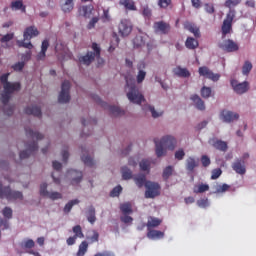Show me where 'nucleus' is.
I'll return each mask as SVG.
<instances>
[{
    "mask_svg": "<svg viewBox=\"0 0 256 256\" xmlns=\"http://www.w3.org/2000/svg\"><path fill=\"white\" fill-rule=\"evenodd\" d=\"M4 91L1 94L0 101L4 105L3 111L4 115H8V117H11L13 115V112L15 111V106H7L9 101H11V95L15 93V91H21V83L19 82H8L4 84Z\"/></svg>",
    "mask_w": 256,
    "mask_h": 256,
    "instance_id": "1",
    "label": "nucleus"
},
{
    "mask_svg": "<svg viewBox=\"0 0 256 256\" xmlns=\"http://www.w3.org/2000/svg\"><path fill=\"white\" fill-rule=\"evenodd\" d=\"M156 145V155L157 157H163L166 153L165 149L173 151L177 147V139L173 136H164L159 142L157 139H154Z\"/></svg>",
    "mask_w": 256,
    "mask_h": 256,
    "instance_id": "2",
    "label": "nucleus"
},
{
    "mask_svg": "<svg viewBox=\"0 0 256 256\" xmlns=\"http://www.w3.org/2000/svg\"><path fill=\"white\" fill-rule=\"evenodd\" d=\"M125 91H127V97L130 103H135L136 105H141L143 101H145V97L137 88L135 82H130L129 79L126 78V86Z\"/></svg>",
    "mask_w": 256,
    "mask_h": 256,
    "instance_id": "3",
    "label": "nucleus"
},
{
    "mask_svg": "<svg viewBox=\"0 0 256 256\" xmlns=\"http://www.w3.org/2000/svg\"><path fill=\"white\" fill-rule=\"evenodd\" d=\"M39 30L35 26H28L24 30L23 33V40H18L17 45L18 47H23L24 49H33V44L31 43V40L33 37H38Z\"/></svg>",
    "mask_w": 256,
    "mask_h": 256,
    "instance_id": "4",
    "label": "nucleus"
},
{
    "mask_svg": "<svg viewBox=\"0 0 256 256\" xmlns=\"http://www.w3.org/2000/svg\"><path fill=\"white\" fill-rule=\"evenodd\" d=\"M0 199H7V201H22L23 193L21 191L11 190V187H3L0 182Z\"/></svg>",
    "mask_w": 256,
    "mask_h": 256,
    "instance_id": "5",
    "label": "nucleus"
},
{
    "mask_svg": "<svg viewBox=\"0 0 256 256\" xmlns=\"http://www.w3.org/2000/svg\"><path fill=\"white\" fill-rule=\"evenodd\" d=\"M92 49L94 52H87L85 56L79 57L80 63L83 65L89 66L90 63H93L95 61V57H99L101 55V47H99V44L92 43Z\"/></svg>",
    "mask_w": 256,
    "mask_h": 256,
    "instance_id": "6",
    "label": "nucleus"
},
{
    "mask_svg": "<svg viewBox=\"0 0 256 256\" xmlns=\"http://www.w3.org/2000/svg\"><path fill=\"white\" fill-rule=\"evenodd\" d=\"M145 188L146 199H155V197H159V195H161V185L157 182L148 181L145 184Z\"/></svg>",
    "mask_w": 256,
    "mask_h": 256,
    "instance_id": "7",
    "label": "nucleus"
},
{
    "mask_svg": "<svg viewBox=\"0 0 256 256\" xmlns=\"http://www.w3.org/2000/svg\"><path fill=\"white\" fill-rule=\"evenodd\" d=\"M233 19H235V10H229L222 24V37H226L233 31Z\"/></svg>",
    "mask_w": 256,
    "mask_h": 256,
    "instance_id": "8",
    "label": "nucleus"
},
{
    "mask_svg": "<svg viewBox=\"0 0 256 256\" xmlns=\"http://www.w3.org/2000/svg\"><path fill=\"white\" fill-rule=\"evenodd\" d=\"M70 89L71 82H69V80L62 82L61 92L58 96L59 103H69V101H71V95L69 94Z\"/></svg>",
    "mask_w": 256,
    "mask_h": 256,
    "instance_id": "9",
    "label": "nucleus"
},
{
    "mask_svg": "<svg viewBox=\"0 0 256 256\" xmlns=\"http://www.w3.org/2000/svg\"><path fill=\"white\" fill-rule=\"evenodd\" d=\"M131 31H133V25L131 21L127 19H122L118 25V33L121 37H129L131 35Z\"/></svg>",
    "mask_w": 256,
    "mask_h": 256,
    "instance_id": "10",
    "label": "nucleus"
},
{
    "mask_svg": "<svg viewBox=\"0 0 256 256\" xmlns=\"http://www.w3.org/2000/svg\"><path fill=\"white\" fill-rule=\"evenodd\" d=\"M40 195L42 197H48L52 201H57V199H63V194L59 192H49L47 191V183H43L40 186Z\"/></svg>",
    "mask_w": 256,
    "mask_h": 256,
    "instance_id": "11",
    "label": "nucleus"
},
{
    "mask_svg": "<svg viewBox=\"0 0 256 256\" xmlns=\"http://www.w3.org/2000/svg\"><path fill=\"white\" fill-rule=\"evenodd\" d=\"M198 73L201 77H205L206 79H210L211 81H219L221 79V75L213 73L211 69L207 66H202L198 69Z\"/></svg>",
    "mask_w": 256,
    "mask_h": 256,
    "instance_id": "12",
    "label": "nucleus"
},
{
    "mask_svg": "<svg viewBox=\"0 0 256 256\" xmlns=\"http://www.w3.org/2000/svg\"><path fill=\"white\" fill-rule=\"evenodd\" d=\"M219 48L222 49V51H226V53H235V51H239V44L231 39H228L223 43H220Z\"/></svg>",
    "mask_w": 256,
    "mask_h": 256,
    "instance_id": "13",
    "label": "nucleus"
},
{
    "mask_svg": "<svg viewBox=\"0 0 256 256\" xmlns=\"http://www.w3.org/2000/svg\"><path fill=\"white\" fill-rule=\"evenodd\" d=\"M26 150L20 152V159H27L32 153H35L39 149L37 142L33 141L25 144Z\"/></svg>",
    "mask_w": 256,
    "mask_h": 256,
    "instance_id": "14",
    "label": "nucleus"
},
{
    "mask_svg": "<svg viewBox=\"0 0 256 256\" xmlns=\"http://www.w3.org/2000/svg\"><path fill=\"white\" fill-rule=\"evenodd\" d=\"M231 86L233 87L235 93H238V95H243V93H247V91H249L248 82L239 83L237 80H231Z\"/></svg>",
    "mask_w": 256,
    "mask_h": 256,
    "instance_id": "15",
    "label": "nucleus"
},
{
    "mask_svg": "<svg viewBox=\"0 0 256 256\" xmlns=\"http://www.w3.org/2000/svg\"><path fill=\"white\" fill-rule=\"evenodd\" d=\"M154 29L162 35H167L171 31V25L165 21H159L154 23Z\"/></svg>",
    "mask_w": 256,
    "mask_h": 256,
    "instance_id": "16",
    "label": "nucleus"
},
{
    "mask_svg": "<svg viewBox=\"0 0 256 256\" xmlns=\"http://www.w3.org/2000/svg\"><path fill=\"white\" fill-rule=\"evenodd\" d=\"M147 67V64H145L144 61H141L137 64L138 74L136 76L137 83H142L145 81V77H147V72L145 71V68Z\"/></svg>",
    "mask_w": 256,
    "mask_h": 256,
    "instance_id": "17",
    "label": "nucleus"
},
{
    "mask_svg": "<svg viewBox=\"0 0 256 256\" xmlns=\"http://www.w3.org/2000/svg\"><path fill=\"white\" fill-rule=\"evenodd\" d=\"M232 169L238 175H245V173H247V168L245 167V160H236L232 164Z\"/></svg>",
    "mask_w": 256,
    "mask_h": 256,
    "instance_id": "18",
    "label": "nucleus"
},
{
    "mask_svg": "<svg viewBox=\"0 0 256 256\" xmlns=\"http://www.w3.org/2000/svg\"><path fill=\"white\" fill-rule=\"evenodd\" d=\"M221 117L224 123H233V121H237V119H239V115L237 113L227 110L221 112Z\"/></svg>",
    "mask_w": 256,
    "mask_h": 256,
    "instance_id": "19",
    "label": "nucleus"
},
{
    "mask_svg": "<svg viewBox=\"0 0 256 256\" xmlns=\"http://www.w3.org/2000/svg\"><path fill=\"white\" fill-rule=\"evenodd\" d=\"M209 143L212 145V147H214V149H217L218 151L225 152L228 149L227 142L218 140L217 138L211 139Z\"/></svg>",
    "mask_w": 256,
    "mask_h": 256,
    "instance_id": "20",
    "label": "nucleus"
},
{
    "mask_svg": "<svg viewBox=\"0 0 256 256\" xmlns=\"http://www.w3.org/2000/svg\"><path fill=\"white\" fill-rule=\"evenodd\" d=\"M82 153H83V155L81 156V159H82L84 165H86L87 167H95V160H93V158H91V156H89V154H88L89 150L82 147Z\"/></svg>",
    "mask_w": 256,
    "mask_h": 256,
    "instance_id": "21",
    "label": "nucleus"
},
{
    "mask_svg": "<svg viewBox=\"0 0 256 256\" xmlns=\"http://www.w3.org/2000/svg\"><path fill=\"white\" fill-rule=\"evenodd\" d=\"M68 174L72 177V185H79L83 181V172L77 170H68Z\"/></svg>",
    "mask_w": 256,
    "mask_h": 256,
    "instance_id": "22",
    "label": "nucleus"
},
{
    "mask_svg": "<svg viewBox=\"0 0 256 256\" xmlns=\"http://www.w3.org/2000/svg\"><path fill=\"white\" fill-rule=\"evenodd\" d=\"M75 8V0H61V10L63 13H71Z\"/></svg>",
    "mask_w": 256,
    "mask_h": 256,
    "instance_id": "23",
    "label": "nucleus"
},
{
    "mask_svg": "<svg viewBox=\"0 0 256 256\" xmlns=\"http://www.w3.org/2000/svg\"><path fill=\"white\" fill-rule=\"evenodd\" d=\"M173 73L176 75V77H182L184 79L191 77V72H189L187 68H182L181 66L174 68Z\"/></svg>",
    "mask_w": 256,
    "mask_h": 256,
    "instance_id": "24",
    "label": "nucleus"
},
{
    "mask_svg": "<svg viewBox=\"0 0 256 256\" xmlns=\"http://www.w3.org/2000/svg\"><path fill=\"white\" fill-rule=\"evenodd\" d=\"M185 29H187V31H190V33H193L194 37H196V39H199V37H201V31L199 30V27H197V25L187 22L184 25Z\"/></svg>",
    "mask_w": 256,
    "mask_h": 256,
    "instance_id": "25",
    "label": "nucleus"
},
{
    "mask_svg": "<svg viewBox=\"0 0 256 256\" xmlns=\"http://www.w3.org/2000/svg\"><path fill=\"white\" fill-rule=\"evenodd\" d=\"M12 11H21L22 13H26L27 8L23 5V0H15L10 4Z\"/></svg>",
    "mask_w": 256,
    "mask_h": 256,
    "instance_id": "26",
    "label": "nucleus"
},
{
    "mask_svg": "<svg viewBox=\"0 0 256 256\" xmlns=\"http://www.w3.org/2000/svg\"><path fill=\"white\" fill-rule=\"evenodd\" d=\"M26 115H33L34 117H41V108L39 106H28L24 109Z\"/></svg>",
    "mask_w": 256,
    "mask_h": 256,
    "instance_id": "27",
    "label": "nucleus"
},
{
    "mask_svg": "<svg viewBox=\"0 0 256 256\" xmlns=\"http://www.w3.org/2000/svg\"><path fill=\"white\" fill-rule=\"evenodd\" d=\"M47 49H49V40H43L41 45V51L36 57L37 61H43V59H45Z\"/></svg>",
    "mask_w": 256,
    "mask_h": 256,
    "instance_id": "28",
    "label": "nucleus"
},
{
    "mask_svg": "<svg viewBox=\"0 0 256 256\" xmlns=\"http://www.w3.org/2000/svg\"><path fill=\"white\" fill-rule=\"evenodd\" d=\"M119 5H122L126 11H137V6L133 0H120Z\"/></svg>",
    "mask_w": 256,
    "mask_h": 256,
    "instance_id": "29",
    "label": "nucleus"
},
{
    "mask_svg": "<svg viewBox=\"0 0 256 256\" xmlns=\"http://www.w3.org/2000/svg\"><path fill=\"white\" fill-rule=\"evenodd\" d=\"M195 167H199V162H197V160H195V158L193 157L187 158L186 160L187 171H189L190 173H193V171H195Z\"/></svg>",
    "mask_w": 256,
    "mask_h": 256,
    "instance_id": "30",
    "label": "nucleus"
},
{
    "mask_svg": "<svg viewBox=\"0 0 256 256\" xmlns=\"http://www.w3.org/2000/svg\"><path fill=\"white\" fill-rule=\"evenodd\" d=\"M134 182L136 183L137 187L141 189V187H145L147 185V176L145 174H138L134 177Z\"/></svg>",
    "mask_w": 256,
    "mask_h": 256,
    "instance_id": "31",
    "label": "nucleus"
},
{
    "mask_svg": "<svg viewBox=\"0 0 256 256\" xmlns=\"http://www.w3.org/2000/svg\"><path fill=\"white\" fill-rule=\"evenodd\" d=\"M191 99L199 111H205V102L201 99V97H199V95L195 94L191 97Z\"/></svg>",
    "mask_w": 256,
    "mask_h": 256,
    "instance_id": "32",
    "label": "nucleus"
},
{
    "mask_svg": "<svg viewBox=\"0 0 256 256\" xmlns=\"http://www.w3.org/2000/svg\"><path fill=\"white\" fill-rule=\"evenodd\" d=\"M147 237L148 239H163V237H165V233L159 230L148 229Z\"/></svg>",
    "mask_w": 256,
    "mask_h": 256,
    "instance_id": "33",
    "label": "nucleus"
},
{
    "mask_svg": "<svg viewBox=\"0 0 256 256\" xmlns=\"http://www.w3.org/2000/svg\"><path fill=\"white\" fill-rule=\"evenodd\" d=\"M25 132L26 137H30L31 139H37V141H41V139H43V134L35 132L31 128H25Z\"/></svg>",
    "mask_w": 256,
    "mask_h": 256,
    "instance_id": "34",
    "label": "nucleus"
},
{
    "mask_svg": "<svg viewBox=\"0 0 256 256\" xmlns=\"http://www.w3.org/2000/svg\"><path fill=\"white\" fill-rule=\"evenodd\" d=\"M185 47L190 50L197 49V47H199V41L193 37H188L185 42Z\"/></svg>",
    "mask_w": 256,
    "mask_h": 256,
    "instance_id": "35",
    "label": "nucleus"
},
{
    "mask_svg": "<svg viewBox=\"0 0 256 256\" xmlns=\"http://www.w3.org/2000/svg\"><path fill=\"white\" fill-rule=\"evenodd\" d=\"M20 247L25 249V251H33V247H35V241L33 239H26L20 243Z\"/></svg>",
    "mask_w": 256,
    "mask_h": 256,
    "instance_id": "36",
    "label": "nucleus"
},
{
    "mask_svg": "<svg viewBox=\"0 0 256 256\" xmlns=\"http://www.w3.org/2000/svg\"><path fill=\"white\" fill-rule=\"evenodd\" d=\"M80 15L86 17L87 19L91 18V15H93V6H82L80 8Z\"/></svg>",
    "mask_w": 256,
    "mask_h": 256,
    "instance_id": "37",
    "label": "nucleus"
},
{
    "mask_svg": "<svg viewBox=\"0 0 256 256\" xmlns=\"http://www.w3.org/2000/svg\"><path fill=\"white\" fill-rule=\"evenodd\" d=\"M174 172L175 169L173 168V166H167L162 172V179H164L165 181H169V177H171Z\"/></svg>",
    "mask_w": 256,
    "mask_h": 256,
    "instance_id": "38",
    "label": "nucleus"
},
{
    "mask_svg": "<svg viewBox=\"0 0 256 256\" xmlns=\"http://www.w3.org/2000/svg\"><path fill=\"white\" fill-rule=\"evenodd\" d=\"M120 211L123 215H131L133 213V208L131 207V203L126 202L120 205Z\"/></svg>",
    "mask_w": 256,
    "mask_h": 256,
    "instance_id": "39",
    "label": "nucleus"
},
{
    "mask_svg": "<svg viewBox=\"0 0 256 256\" xmlns=\"http://www.w3.org/2000/svg\"><path fill=\"white\" fill-rule=\"evenodd\" d=\"M108 110L114 117H121V115H125V112L117 106H109Z\"/></svg>",
    "mask_w": 256,
    "mask_h": 256,
    "instance_id": "40",
    "label": "nucleus"
},
{
    "mask_svg": "<svg viewBox=\"0 0 256 256\" xmlns=\"http://www.w3.org/2000/svg\"><path fill=\"white\" fill-rule=\"evenodd\" d=\"M133 45H134V49L145 47V39L143 38V36H136L133 39Z\"/></svg>",
    "mask_w": 256,
    "mask_h": 256,
    "instance_id": "41",
    "label": "nucleus"
},
{
    "mask_svg": "<svg viewBox=\"0 0 256 256\" xmlns=\"http://www.w3.org/2000/svg\"><path fill=\"white\" fill-rule=\"evenodd\" d=\"M72 231L76 239H83L85 237V234H83V229L81 228V225L74 226L72 228Z\"/></svg>",
    "mask_w": 256,
    "mask_h": 256,
    "instance_id": "42",
    "label": "nucleus"
},
{
    "mask_svg": "<svg viewBox=\"0 0 256 256\" xmlns=\"http://www.w3.org/2000/svg\"><path fill=\"white\" fill-rule=\"evenodd\" d=\"M159 225H161V220L159 218H155V217H150V219L148 220L146 227L148 229H151L153 227H159Z\"/></svg>",
    "mask_w": 256,
    "mask_h": 256,
    "instance_id": "43",
    "label": "nucleus"
},
{
    "mask_svg": "<svg viewBox=\"0 0 256 256\" xmlns=\"http://www.w3.org/2000/svg\"><path fill=\"white\" fill-rule=\"evenodd\" d=\"M209 191V186L208 184H199L194 186L193 188V193L199 194V193H205Z\"/></svg>",
    "mask_w": 256,
    "mask_h": 256,
    "instance_id": "44",
    "label": "nucleus"
},
{
    "mask_svg": "<svg viewBox=\"0 0 256 256\" xmlns=\"http://www.w3.org/2000/svg\"><path fill=\"white\" fill-rule=\"evenodd\" d=\"M87 249H89V244L87 243V241H82L79 245L77 256H85V253H87Z\"/></svg>",
    "mask_w": 256,
    "mask_h": 256,
    "instance_id": "45",
    "label": "nucleus"
},
{
    "mask_svg": "<svg viewBox=\"0 0 256 256\" xmlns=\"http://www.w3.org/2000/svg\"><path fill=\"white\" fill-rule=\"evenodd\" d=\"M140 169L141 171H147V173H149V171H151V160L149 159H143L140 162Z\"/></svg>",
    "mask_w": 256,
    "mask_h": 256,
    "instance_id": "46",
    "label": "nucleus"
},
{
    "mask_svg": "<svg viewBox=\"0 0 256 256\" xmlns=\"http://www.w3.org/2000/svg\"><path fill=\"white\" fill-rule=\"evenodd\" d=\"M87 219H88L89 223H91L92 225H93V223H95L97 221V217L95 216V207L91 206L88 209Z\"/></svg>",
    "mask_w": 256,
    "mask_h": 256,
    "instance_id": "47",
    "label": "nucleus"
},
{
    "mask_svg": "<svg viewBox=\"0 0 256 256\" xmlns=\"http://www.w3.org/2000/svg\"><path fill=\"white\" fill-rule=\"evenodd\" d=\"M3 217L5 218L4 221H7L9 219H13V209H11V207H5L2 211H1Z\"/></svg>",
    "mask_w": 256,
    "mask_h": 256,
    "instance_id": "48",
    "label": "nucleus"
},
{
    "mask_svg": "<svg viewBox=\"0 0 256 256\" xmlns=\"http://www.w3.org/2000/svg\"><path fill=\"white\" fill-rule=\"evenodd\" d=\"M79 203H80L79 199H74L69 201L64 207V213H71L73 206L79 205Z\"/></svg>",
    "mask_w": 256,
    "mask_h": 256,
    "instance_id": "49",
    "label": "nucleus"
},
{
    "mask_svg": "<svg viewBox=\"0 0 256 256\" xmlns=\"http://www.w3.org/2000/svg\"><path fill=\"white\" fill-rule=\"evenodd\" d=\"M122 179L125 181L131 179L133 177V172H131V169H128L127 166L122 167Z\"/></svg>",
    "mask_w": 256,
    "mask_h": 256,
    "instance_id": "50",
    "label": "nucleus"
},
{
    "mask_svg": "<svg viewBox=\"0 0 256 256\" xmlns=\"http://www.w3.org/2000/svg\"><path fill=\"white\" fill-rule=\"evenodd\" d=\"M251 69H253V64L250 61H245L242 67L243 75H249V73H251Z\"/></svg>",
    "mask_w": 256,
    "mask_h": 256,
    "instance_id": "51",
    "label": "nucleus"
},
{
    "mask_svg": "<svg viewBox=\"0 0 256 256\" xmlns=\"http://www.w3.org/2000/svg\"><path fill=\"white\" fill-rule=\"evenodd\" d=\"M201 97H203V99H209V97H211V88L207 86L202 87Z\"/></svg>",
    "mask_w": 256,
    "mask_h": 256,
    "instance_id": "52",
    "label": "nucleus"
},
{
    "mask_svg": "<svg viewBox=\"0 0 256 256\" xmlns=\"http://www.w3.org/2000/svg\"><path fill=\"white\" fill-rule=\"evenodd\" d=\"M121 191H123V187H121V185L114 187L110 192V197H119V195H121Z\"/></svg>",
    "mask_w": 256,
    "mask_h": 256,
    "instance_id": "53",
    "label": "nucleus"
},
{
    "mask_svg": "<svg viewBox=\"0 0 256 256\" xmlns=\"http://www.w3.org/2000/svg\"><path fill=\"white\" fill-rule=\"evenodd\" d=\"M174 157L175 159H177V161H183V159H185V150H183V148H180L175 152Z\"/></svg>",
    "mask_w": 256,
    "mask_h": 256,
    "instance_id": "54",
    "label": "nucleus"
},
{
    "mask_svg": "<svg viewBox=\"0 0 256 256\" xmlns=\"http://www.w3.org/2000/svg\"><path fill=\"white\" fill-rule=\"evenodd\" d=\"M33 55V53L31 52V50L27 51L26 53L21 55V62L24 63V65L28 62L31 61V56Z\"/></svg>",
    "mask_w": 256,
    "mask_h": 256,
    "instance_id": "55",
    "label": "nucleus"
},
{
    "mask_svg": "<svg viewBox=\"0 0 256 256\" xmlns=\"http://www.w3.org/2000/svg\"><path fill=\"white\" fill-rule=\"evenodd\" d=\"M100 19L102 23H109V21H111V15H109V10H103V14Z\"/></svg>",
    "mask_w": 256,
    "mask_h": 256,
    "instance_id": "56",
    "label": "nucleus"
},
{
    "mask_svg": "<svg viewBox=\"0 0 256 256\" xmlns=\"http://www.w3.org/2000/svg\"><path fill=\"white\" fill-rule=\"evenodd\" d=\"M197 205L198 207H200L201 209H205L207 207H209V199L207 198H202L200 200L197 201Z\"/></svg>",
    "mask_w": 256,
    "mask_h": 256,
    "instance_id": "57",
    "label": "nucleus"
},
{
    "mask_svg": "<svg viewBox=\"0 0 256 256\" xmlns=\"http://www.w3.org/2000/svg\"><path fill=\"white\" fill-rule=\"evenodd\" d=\"M13 71L21 72L23 69H25V62H17L14 65H12Z\"/></svg>",
    "mask_w": 256,
    "mask_h": 256,
    "instance_id": "58",
    "label": "nucleus"
},
{
    "mask_svg": "<svg viewBox=\"0 0 256 256\" xmlns=\"http://www.w3.org/2000/svg\"><path fill=\"white\" fill-rule=\"evenodd\" d=\"M239 3H241V0H226L225 7L231 9V7H236V5H239Z\"/></svg>",
    "mask_w": 256,
    "mask_h": 256,
    "instance_id": "59",
    "label": "nucleus"
},
{
    "mask_svg": "<svg viewBox=\"0 0 256 256\" xmlns=\"http://www.w3.org/2000/svg\"><path fill=\"white\" fill-rule=\"evenodd\" d=\"M99 23V17H93L87 25V29H95V25Z\"/></svg>",
    "mask_w": 256,
    "mask_h": 256,
    "instance_id": "60",
    "label": "nucleus"
},
{
    "mask_svg": "<svg viewBox=\"0 0 256 256\" xmlns=\"http://www.w3.org/2000/svg\"><path fill=\"white\" fill-rule=\"evenodd\" d=\"M222 173H223V171L221 170V168L212 170L211 179L212 180L219 179V177H221Z\"/></svg>",
    "mask_w": 256,
    "mask_h": 256,
    "instance_id": "61",
    "label": "nucleus"
},
{
    "mask_svg": "<svg viewBox=\"0 0 256 256\" xmlns=\"http://www.w3.org/2000/svg\"><path fill=\"white\" fill-rule=\"evenodd\" d=\"M171 3V0H158V6H160L161 9H167Z\"/></svg>",
    "mask_w": 256,
    "mask_h": 256,
    "instance_id": "62",
    "label": "nucleus"
},
{
    "mask_svg": "<svg viewBox=\"0 0 256 256\" xmlns=\"http://www.w3.org/2000/svg\"><path fill=\"white\" fill-rule=\"evenodd\" d=\"M13 37H15L13 33L6 34L0 39V43H9V41H12Z\"/></svg>",
    "mask_w": 256,
    "mask_h": 256,
    "instance_id": "63",
    "label": "nucleus"
},
{
    "mask_svg": "<svg viewBox=\"0 0 256 256\" xmlns=\"http://www.w3.org/2000/svg\"><path fill=\"white\" fill-rule=\"evenodd\" d=\"M94 256H115V253L111 251L98 252Z\"/></svg>",
    "mask_w": 256,
    "mask_h": 256,
    "instance_id": "64",
    "label": "nucleus"
}]
</instances>
